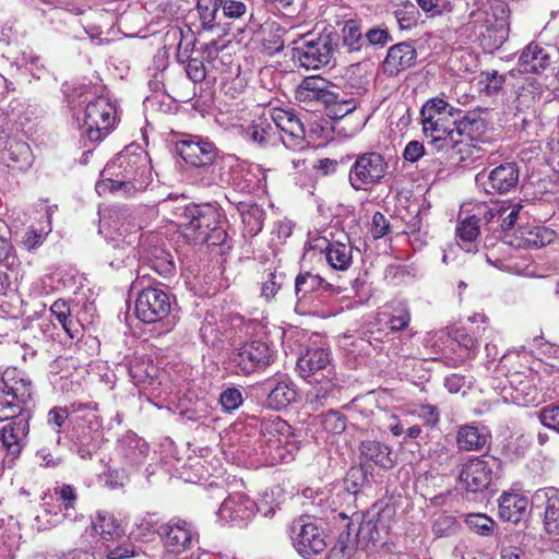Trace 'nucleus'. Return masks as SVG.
I'll use <instances>...</instances> for the list:
<instances>
[{
    "label": "nucleus",
    "mask_w": 559,
    "mask_h": 559,
    "mask_svg": "<svg viewBox=\"0 0 559 559\" xmlns=\"http://www.w3.org/2000/svg\"><path fill=\"white\" fill-rule=\"evenodd\" d=\"M332 56L331 41L326 37L294 41L293 59L308 70L326 66Z\"/></svg>",
    "instance_id": "obj_11"
},
{
    "label": "nucleus",
    "mask_w": 559,
    "mask_h": 559,
    "mask_svg": "<svg viewBox=\"0 0 559 559\" xmlns=\"http://www.w3.org/2000/svg\"><path fill=\"white\" fill-rule=\"evenodd\" d=\"M231 359L243 374H251L265 369L273 360V353L265 342L252 341L237 347Z\"/></svg>",
    "instance_id": "obj_13"
},
{
    "label": "nucleus",
    "mask_w": 559,
    "mask_h": 559,
    "mask_svg": "<svg viewBox=\"0 0 559 559\" xmlns=\"http://www.w3.org/2000/svg\"><path fill=\"white\" fill-rule=\"evenodd\" d=\"M177 155L193 167L212 165L218 152L213 143L187 133H177Z\"/></svg>",
    "instance_id": "obj_10"
},
{
    "label": "nucleus",
    "mask_w": 559,
    "mask_h": 559,
    "mask_svg": "<svg viewBox=\"0 0 559 559\" xmlns=\"http://www.w3.org/2000/svg\"><path fill=\"white\" fill-rule=\"evenodd\" d=\"M461 110L450 105L443 98L428 99L420 109L423 133L428 143L437 151L451 152V158L457 155V160L466 159L462 140L455 139L456 118Z\"/></svg>",
    "instance_id": "obj_1"
},
{
    "label": "nucleus",
    "mask_w": 559,
    "mask_h": 559,
    "mask_svg": "<svg viewBox=\"0 0 559 559\" xmlns=\"http://www.w3.org/2000/svg\"><path fill=\"white\" fill-rule=\"evenodd\" d=\"M534 500L544 507L543 525L548 534H559V490L552 487L538 489Z\"/></svg>",
    "instance_id": "obj_26"
},
{
    "label": "nucleus",
    "mask_w": 559,
    "mask_h": 559,
    "mask_svg": "<svg viewBox=\"0 0 559 559\" xmlns=\"http://www.w3.org/2000/svg\"><path fill=\"white\" fill-rule=\"evenodd\" d=\"M540 423L559 433V406L549 405L544 407L539 413Z\"/></svg>",
    "instance_id": "obj_57"
},
{
    "label": "nucleus",
    "mask_w": 559,
    "mask_h": 559,
    "mask_svg": "<svg viewBox=\"0 0 559 559\" xmlns=\"http://www.w3.org/2000/svg\"><path fill=\"white\" fill-rule=\"evenodd\" d=\"M411 321V313L408 308L403 304H397L393 307V314L386 322L389 329L393 332L405 330Z\"/></svg>",
    "instance_id": "obj_52"
},
{
    "label": "nucleus",
    "mask_w": 559,
    "mask_h": 559,
    "mask_svg": "<svg viewBox=\"0 0 559 559\" xmlns=\"http://www.w3.org/2000/svg\"><path fill=\"white\" fill-rule=\"evenodd\" d=\"M13 247L11 242L4 237L0 236V262L11 272L4 273V280H17L20 262L17 258L11 253Z\"/></svg>",
    "instance_id": "obj_45"
},
{
    "label": "nucleus",
    "mask_w": 559,
    "mask_h": 559,
    "mask_svg": "<svg viewBox=\"0 0 559 559\" xmlns=\"http://www.w3.org/2000/svg\"><path fill=\"white\" fill-rule=\"evenodd\" d=\"M118 451L130 464L138 465L145 460L148 445L143 439L132 433L119 441Z\"/></svg>",
    "instance_id": "obj_35"
},
{
    "label": "nucleus",
    "mask_w": 559,
    "mask_h": 559,
    "mask_svg": "<svg viewBox=\"0 0 559 559\" xmlns=\"http://www.w3.org/2000/svg\"><path fill=\"white\" fill-rule=\"evenodd\" d=\"M361 456L383 469H391L395 465L392 448L378 440H365L359 447Z\"/></svg>",
    "instance_id": "obj_31"
},
{
    "label": "nucleus",
    "mask_w": 559,
    "mask_h": 559,
    "mask_svg": "<svg viewBox=\"0 0 559 559\" xmlns=\"http://www.w3.org/2000/svg\"><path fill=\"white\" fill-rule=\"evenodd\" d=\"M200 534L197 526L187 520H177V556L192 550L199 545Z\"/></svg>",
    "instance_id": "obj_40"
},
{
    "label": "nucleus",
    "mask_w": 559,
    "mask_h": 559,
    "mask_svg": "<svg viewBox=\"0 0 559 559\" xmlns=\"http://www.w3.org/2000/svg\"><path fill=\"white\" fill-rule=\"evenodd\" d=\"M342 33L343 45L347 47L348 51L359 50L365 45V36L360 27L354 21L346 22Z\"/></svg>",
    "instance_id": "obj_48"
},
{
    "label": "nucleus",
    "mask_w": 559,
    "mask_h": 559,
    "mask_svg": "<svg viewBox=\"0 0 559 559\" xmlns=\"http://www.w3.org/2000/svg\"><path fill=\"white\" fill-rule=\"evenodd\" d=\"M0 391L12 399L3 404L4 407L26 405L32 397V382L16 368H8L0 379Z\"/></svg>",
    "instance_id": "obj_21"
},
{
    "label": "nucleus",
    "mask_w": 559,
    "mask_h": 559,
    "mask_svg": "<svg viewBox=\"0 0 559 559\" xmlns=\"http://www.w3.org/2000/svg\"><path fill=\"white\" fill-rule=\"evenodd\" d=\"M492 464L483 457L468 459L461 467L459 479L471 492L486 490L492 481Z\"/></svg>",
    "instance_id": "obj_18"
},
{
    "label": "nucleus",
    "mask_w": 559,
    "mask_h": 559,
    "mask_svg": "<svg viewBox=\"0 0 559 559\" xmlns=\"http://www.w3.org/2000/svg\"><path fill=\"white\" fill-rule=\"evenodd\" d=\"M221 8L223 9L224 15L229 19H239L245 15L247 11V7L243 2L235 0H224Z\"/></svg>",
    "instance_id": "obj_62"
},
{
    "label": "nucleus",
    "mask_w": 559,
    "mask_h": 559,
    "mask_svg": "<svg viewBox=\"0 0 559 559\" xmlns=\"http://www.w3.org/2000/svg\"><path fill=\"white\" fill-rule=\"evenodd\" d=\"M170 311L168 295L157 288L147 287L142 289L135 301L136 317L145 322L153 323L165 318Z\"/></svg>",
    "instance_id": "obj_15"
},
{
    "label": "nucleus",
    "mask_w": 559,
    "mask_h": 559,
    "mask_svg": "<svg viewBox=\"0 0 559 559\" xmlns=\"http://www.w3.org/2000/svg\"><path fill=\"white\" fill-rule=\"evenodd\" d=\"M267 136L269 132L263 123H252L245 130V138L258 145L264 144Z\"/></svg>",
    "instance_id": "obj_59"
},
{
    "label": "nucleus",
    "mask_w": 559,
    "mask_h": 559,
    "mask_svg": "<svg viewBox=\"0 0 559 559\" xmlns=\"http://www.w3.org/2000/svg\"><path fill=\"white\" fill-rule=\"evenodd\" d=\"M389 165L378 152H367L357 156L349 170V183L356 191H366L378 185L386 175Z\"/></svg>",
    "instance_id": "obj_7"
},
{
    "label": "nucleus",
    "mask_w": 559,
    "mask_h": 559,
    "mask_svg": "<svg viewBox=\"0 0 559 559\" xmlns=\"http://www.w3.org/2000/svg\"><path fill=\"white\" fill-rule=\"evenodd\" d=\"M198 13L202 23V27L211 29L214 26L216 14L221 4L212 0H198Z\"/></svg>",
    "instance_id": "obj_50"
},
{
    "label": "nucleus",
    "mask_w": 559,
    "mask_h": 559,
    "mask_svg": "<svg viewBox=\"0 0 559 559\" xmlns=\"http://www.w3.org/2000/svg\"><path fill=\"white\" fill-rule=\"evenodd\" d=\"M55 495L63 503L64 516H70L71 511L75 509L78 501V493L73 486L63 484L60 487L55 488Z\"/></svg>",
    "instance_id": "obj_53"
},
{
    "label": "nucleus",
    "mask_w": 559,
    "mask_h": 559,
    "mask_svg": "<svg viewBox=\"0 0 559 559\" xmlns=\"http://www.w3.org/2000/svg\"><path fill=\"white\" fill-rule=\"evenodd\" d=\"M115 112V107L105 97H97L86 105L83 128L91 142H99L109 134L116 122Z\"/></svg>",
    "instance_id": "obj_9"
},
{
    "label": "nucleus",
    "mask_w": 559,
    "mask_h": 559,
    "mask_svg": "<svg viewBox=\"0 0 559 559\" xmlns=\"http://www.w3.org/2000/svg\"><path fill=\"white\" fill-rule=\"evenodd\" d=\"M271 119L283 133L282 141L286 147H304L306 131L300 119L292 111L281 108L271 110Z\"/></svg>",
    "instance_id": "obj_19"
},
{
    "label": "nucleus",
    "mask_w": 559,
    "mask_h": 559,
    "mask_svg": "<svg viewBox=\"0 0 559 559\" xmlns=\"http://www.w3.org/2000/svg\"><path fill=\"white\" fill-rule=\"evenodd\" d=\"M260 432L266 444L275 449L282 460L292 457L299 450V441L293 427L277 415L263 418Z\"/></svg>",
    "instance_id": "obj_8"
},
{
    "label": "nucleus",
    "mask_w": 559,
    "mask_h": 559,
    "mask_svg": "<svg viewBox=\"0 0 559 559\" xmlns=\"http://www.w3.org/2000/svg\"><path fill=\"white\" fill-rule=\"evenodd\" d=\"M500 205H495L492 207L480 206L477 210V219L479 221V226L487 227L488 230H493V225L496 224L499 227V215H500Z\"/></svg>",
    "instance_id": "obj_54"
},
{
    "label": "nucleus",
    "mask_w": 559,
    "mask_h": 559,
    "mask_svg": "<svg viewBox=\"0 0 559 559\" xmlns=\"http://www.w3.org/2000/svg\"><path fill=\"white\" fill-rule=\"evenodd\" d=\"M22 61L24 66L28 68V71L34 78L39 80L46 73V67L40 56L35 55L32 51L23 52Z\"/></svg>",
    "instance_id": "obj_56"
},
{
    "label": "nucleus",
    "mask_w": 559,
    "mask_h": 559,
    "mask_svg": "<svg viewBox=\"0 0 559 559\" xmlns=\"http://www.w3.org/2000/svg\"><path fill=\"white\" fill-rule=\"evenodd\" d=\"M217 216L211 206H186L177 215V233L188 242L206 243L209 248H217V254L224 255L229 251L230 245L226 230L217 225Z\"/></svg>",
    "instance_id": "obj_2"
},
{
    "label": "nucleus",
    "mask_w": 559,
    "mask_h": 559,
    "mask_svg": "<svg viewBox=\"0 0 559 559\" xmlns=\"http://www.w3.org/2000/svg\"><path fill=\"white\" fill-rule=\"evenodd\" d=\"M523 206L521 203H508L500 205V215H499V227H500V237L503 239L506 233H513L514 225L520 218V213Z\"/></svg>",
    "instance_id": "obj_41"
},
{
    "label": "nucleus",
    "mask_w": 559,
    "mask_h": 559,
    "mask_svg": "<svg viewBox=\"0 0 559 559\" xmlns=\"http://www.w3.org/2000/svg\"><path fill=\"white\" fill-rule=\"evenodd\" d=\"M150 174L147 155L126 150L106 165L102 176L110 175L116 178H105L103 185L111 190H141L146 187Z\"/></svg>",
    "instance_id": "obj_3"
},
{
    "label": "nucleus",
    "mask_w": 559,
    "mask_h": 559,
    "mask_svg": "<svg viewBox=\"0 0 559 559\" xmlns=\"http://www.w3.org/2000/svg\"><path fill=\"white\" fill-rule=\"evenodd\" d=\"M460 525L455 516L447 513L439 514L432 522L431 531L438 538L456 534Z\"/></svg>",
    "instance_id": "obj_46"
},
{
    "label": "nucleus",
    "mask_w": 559,
    "mask_h": 559,
    "mask_svg": "<svg viewBox=\"0 0 559 559\" xmlns=\"http://www.w3.org/2000/svg\"><path fill=\"white\" fill-rule=\"evenodd\" d=\"M336 98L331 103H326L324 106L326 107L328 116L332 119H342L346 115L353 112L357 107V102L355 98H347L340 92H336Z\"/></svg>",
    "instance_id": "obj_44"
},
{
    "label": "nucleus",
    "mask_w": 559,
    "mask_h": 559,
    "mask_svg": "<svg viewBox=\"0 0 559 559\" xmlns=\"http://www.w3.org/2000/svg\"><path fill=\"white\" fill-rule=\"evenodd\" d=\"M417 51L413 43L403 41L389 48L382 63L383 73L389 76H396L402 71L415 66Z\"/></svg>",
    "instance_id": "obj_25"
},
{
    "label": "nucleus",
    "mask_w": 559,
    "mask_h": 559,
    "mask_svg": "<svg viewBox=\"0 0 559 559\" xmlns=\"http://www.w3.org/2000/svg\"><path fill=\"white\" fill-rule=\"evenodd\" d=\"M370 233L374 239L382 238L390 233V223L382 213L373 214Z\"/></svg>",
    "instance_id": "obj_60"
},
{
    "label": "nucleus",
    "mask_w": 559,
    "mask_h": 559,
    "mask_svg": "<svg viewBox=\"0 0 559 559\" xmlns=\"http://www.w3.org/2000/svg\"><path fill=\"white\" fill-rule=\"evenodd\" d=\"M491 439L490 431L475 424L463 425L456 433V445L462 451H480Z\"/></svg>",
    "instance_id": "obj_29"
},
{
    "label": "nucleus",
    "mask_w": 559,
    "mask_h": 559,
    "mask_svg": "<svg viewBox=\"0 0 559 559\" xmlns=\"http://www.w3.org/2000/svg\"><path fill=\"white\" fill-rule=\"evenodd\" d=\"M556 239V233L545 226H520L513 233H506L503 242L524 249H539L550 245Z\"/></svg>",
    "instance_id": "obj_17"
},
{
    "label": "nucleus",
    "mask_w": 559,
    "mask_h": 559,
    "mask_svg": "<svg viewBox=\"0 0 559 559\" xmlns=\"http://www.w3.org/2000/svg\"><path fill=\"white\" fill-rule=\"evenodd\" d=\"M395 513L396 509L393 504L373 506L372 512L362 516L358 527L354 523L352 525V530H355L353 538L356 539V545L359 542H364L366 546L369 544L374 546L378 543L384 544L394 522Z\"/></svg>",
    "instance_id": "obj_6"
},
{
    "label": "nucleus",
    "mask_w": 559,
    "mask_h": 559,
    "mask_svg": "<svg viewBox=\"0 0 559 559\" xmlns=\"http://www.w3.org/2000/svg\"><path fill=\"white\" fill-rule=\"evenodd\" d=\"M0 159L14 170L25 171L32 166L34 155L25 141L14 138L9 142V146Z\"/></svg>",
    "instance_id": "obj_30"
},
{
    "label": "nucleus",
    "mask_w": 559,
    "mask_h": 559,
    "mask_svg": "<svg viewBox=\"0 0 559 559\" xmlns=\"http://www.w3.org/2000/svg\"><path fill=\"white\" fill-rule=\"evenodd\" d=\"M50 311L52 314H55V317L57 318L59 323L63 326V329L68 330L67 322L69 320L71 311H70V307L68 306L67 301H64L62 299L56 300L51 305Z\"/></svg>",
    "instance_id": "obj_63"
},
{
    "label": "nucleus",
    "mask_w": 559,
    "mask_h": 559,
    "mask_svg": "<svg viewBox=\"0 0 559 559\" xmlns=\"http://www.w3.org/2000/svg\"><path fill=\"white\" fill-rule=\"evenodd\" d=\"M92 526L105 540L115 539L123 534V530L117 519L106 511H98L96 513L92 520Z\"/></svg>",
    "instance_id": "obj_37"
},
{
    "label": "nucleus",
    "mask_w": 559,
    "mask_h": 559,
    "mask_svg": "<svg viewBox=\"0 0 559 559\" xmlns=\"http://www.w3.org/2000/svg\"><path fill=\"white\" fill-rule=\"evenodd\" d=\"M485 131V120L476 112H468L463 117L459 116L456 118L454 136L455 139L462 140V147L464 150V155L466 156V158L469 157L471 153V144L468 143V141H475L481 134H484Z\"/></svg>",
    "instance_id": "obj_27"
},
{
    "label": "nucleus",
    "mask_w": 559,
    "mask_h": 559,
    "mask_svg": "<svg viewBox=\"0 0 559 559\" xmlns=\"http://www.w3.org/2000/svg\"><path fill=\"white\" fill-rule=\"evenodd\" d=\"M456 237L460 240L457 243L467 252L477 250V239L480 235L479 221L477 215L473 214L461 219L456 225Z\"/></svg>",
    "instance_id": "obj_33"
},
{
    "label": "nucleus",
    "mask_w": 559,
    "mask_h": 559,
    "mask_svg": "<svg viewBox=\"0 0 559 559\" xmlns=\"http://www.w3.org/2000/svg\"><path fill=\"white\" fill-rule=\"evenodd\" d=\"M322 428L331 433L340 435L346 428V418L337 411H328L321 415Z\"/></svg>",
    "instance_id": "obj_49"
},
{
    "label": "nucleus",
    "mask_w": 559,
    "mask_h": 559,
    "mask_svg": "<svg viewBox=\"0 0 559 559\" xmlns=\"http://www.w3.org/2000/svg\"><path fill=\"white\" fill-rule=\"evenodd\" d=\"M265 212L257 204L249 205L241 212V219L250 236H255L263 228Z\"/></svg>",
    "instance_id": "obj_43"
},
{
    "label": "nucleus",
    "mask_w": 559,
    "mask_h": 559,
    "mask_svg": "<svg viewBox=\"0 0 559 559\" xmlns=\"http://www.w3.org/2000/svg\"><path fill=\"white\" fill-rule=\"evenodd\" d=\"M522 87L527 90V93L531 96H534V99L536 103H538L540 100L547 102L549 99V96H550L549 90L547 88V86L545 84H543L538 80H535V79L530 80L526 83H524L522 85Z\"/></svg>",
    "instance_id": "obj_58"
},
{
    "label": "nucleus",
    "mask_w": 559,
    "mask_h": 559,
    "mask_svg": "<svg viewBox=\"0 0 559 559\" xmlns=\"http://www.w3.org/2000/svg\"><path fill=\"white\" fill-rule=\"evenodd\" d=\"M338 516L344 522L346 530H343L340 533L337 540L330 549L326 559H352L357 549L356 539L353 538V532L355 531L354 528L352 530L353 520L348 519V516L343 512L338 513Z\"/></svg>",
    "instance_id": "obj_32"
},
{
    "label": "nucleus",
    "mask_w": 559,
    "mask_h": 559,
    "mask_svg": "<svg viewBox=\"0 0 559 559\" xmlns=\"http://www.w3.org/2000/svg\"><path fill=\"white\" fill-rule=\"evenodd\" d=\"M290 531L294 547L304 558L310 559L326 549L325 536L314 523L298 519L293 522Z\"/></svg>",
    "instance_id": "obj_12"
},
{
    "label": "nucleus",
    "mask_w": 559,
    "mask_h": 559,
    "mask_svg": "<svg viewBox=\"0 0 559 559\" xmlns=\"http://www.w3.org/2000/svg\"><path fill=\"white\" fill-rule=\"evenodd\" d=\"M389 40H391V36L386 28L374 27L368 29L365 34V44L384 45Z\"/></svg>",
    "instance_id": "obj_64"
},
{
    "label": "nucleus",
    "mask_w": 559,
    "mask_h": 559,
    "mask_svg": "<svg viewBox=\"0 0 559 559\" xmlns=\"http://www.w3.org/2000/svg\"><path fill=\"white\" fill-rule=\"evenodd\" d=\"M504 82V75L499 74L496 70L483 71L478 79L479 90L488 96L497 94L499 91H501Z\"/></svg>",
    "instance_id": "obj_47"
},
{
    "label": "nucleus",
    "mask_w": 559,
    "mask_h": 559,
    "mask_svg": "<svg viewBox=\"0 0 559 559\" xmlns=\"http://www.w3.org/2000/svg\"><path fill=\"white\" fill-rule=\"evenodd\" d=\"M29 413L20 412L19 415L8 418V424L0 429V441L8 453L13 456L20 455L24 447V441L29 432Z\"/></svg>",
    "instance_id": "obj_20"
},
{
    "label": "nucleus",
    "mask_w": 559,
    "mask_h": 559,
    "mask_svg": "<svg viewBox=\"0 0 559 559\" xmlns=\"http://www.w3.org/2000/svg\"><path fill=\"white\" fill-rule=\"evenodd\" d=\"M528 498L519 492L503 491L498 500L499 518L504 522L518 524L525 516Z\"/></svg>",
    "instance_id": "obj_28"
},
{
    "label": "nucleus",
    "mask_w": 559,
    "mask_h": 559,
    "mask_svg": "<svg viewBox=\"0 0 559 559\" xmlns=\"http://www.w3.org/2000/svg\"><path fill=\"white\" fill-rule=\"evenodd\" d=\"M556 56L557 50L552 46L532 41L520 55V71L524 73H539L552 63Z\"/></svg>",
    "instance_id": "obj_22"
},
{
    "label": "nucleus",
    "mask_w": 559,
    "mask_h": 559,
    "mask_svg": "<svg viewBox=\"0 0 559 559\" xmlns=\"http://www.w3.org/2000/svg\"><path fill=\"white\" fill-rule=\"evenodd\" d=\"M468 530L479 536H491L496 528V522L485 513H469L465 518Z\"/></svg>",
    "instance_id": "obj_42"
},
{
    "label": "nucleus",
    "mask_w": 559,
    "mask_h": 559,
    "mask_svg": "<svg viewBox=\"0 0 559 559\" xmlns=\"http://www.w3.org/2000/svg\"><path fill=\"white\" fill-rule=\"evenodd\" d=\"M43 514H38L34 519V526L37 531L44 532L51 527L58 526L64 516V512L61 513L62 509L60 506L53 503L52 496L45 493L43 497Z\"/></svg>",
    "instance_id": "obj_34"
},
{
    "label": "nucleus",
    "mask_w": 559,
    "mask_h": 559,
    "mask_svg": "<svg viewBox=\"0 0 559 559\" xmlns=\"http://www.w3.org/2000/svg\"><path fill=\"white\" fill-rule=\"evenodd\" d=\"M369 282H349L350 290L354 293V296L347 295L346 298H354L358 304H364L369 300L371 294Z\"/></svg>",
    "instance_id": "obj_61"
},
{
    "label": "nucleus",
    "mask_w": 559,
    "mask_h": 559,
    "mask_svg": "<svg viewBox=\"0 0 559 559\" xmlns=\"http://www.w3.org/2000/svg\"><path fill=\"white\" fill-rule=\"evenodd\" d=\"M295 96L300 103L319 102L323 105L336 98L332 84L321 76L305 78L298 85Z\"/></svg>",
    "instance_id": "obj_24"
},
{
    "label": "nucleus",
    "mask_w": 559,
    "mask_h": 559,
    "mask_svg": "<svg viewBox=\"0 0 559 559\" xmlns=\"http://www.w3.org/2000/svg\"><path fill=\"white\" fill-rule=\"evenodd\" d=\"M297 370L309 382L319 384L318 388H314V402L323 405L326 397L335 389V383L333 382L335 372L330 350L319 346L307 347L298 357Z\"/></svg>",
    "instance_id": "obj_5"
},
{
    "label": "nucleus",
    "mask_w": 559,
    "mask_h": 559,
    "mask_svg": "<svg viewBox=\"0 0 559 559\" xmlns=\"http://www.w3.org/2000/svg\"><path fill=\"white\" fill-rule=\"evenodd\" d=\"M255 513V502L243 492L230 493L218 509L219 520L231 526L245 525Z\"/></svg>",
    "instance_id": "obj_16"
},
{
    "label": "nucleus",
    "mask_w": 559,
    "mask_h": 559,
    "mask_svg": "<svg viewBox=\"0 0 559 559\" xmlns=\"http://www.w3.org/2000/svg\"><path fill=\"white\" fill-rule=\"evenodd\" d=\"M242 403V393L237 388H227L219 395V404L225 413H231L238 409Z\"/></svg>",
    "instance_id": "obj_51"
},
{
    "label": "nucleus",
    "mask_w": 559,
    "mask_h": 559,
    "mask_svg": "<svg viewBox=\"0 0 559 559\" xmlns=\"http://www.w3.org/2000/svg\"><path fill=\"white\" fill-rule=\"evenodd\" d=\"M416 414L424 426L430 429L435 428L440 421V412L436 405L421 403L418 405Z\"/></svg>",
    "instance_id": "obj_55"
},
{
    "label": "nucleus",
    "mask_w": 559,
    "mask_h": 559,
    "mask_svg": "<svg viewBox=\"0 0 559 559\" xmlns=\"http://www.w3.org/2000/svg\"><path fill=\"white\" fill-rule=\"evenodd\" d=\"M469 16L485 51L493 52L507 40L510 28L509 9L504 1L491 0L485 9L473 11Z\"/></svg>",
    "instance_id": "obj_4"
},
{
    "label": "nucleus",
    "mask_w": 559,
    "mask_h": 559,
    "mask_svg": "<svg viewBox=\"0 0 559 559\" xmlns=\"http://www.w3.org/2000/svg\"><path fill=\"white\" fill-rule=\"evenodd\" d=\"M477 181L485 186L487 192L507 193L519 182V169L514 163H506L493 168L487 176L477 175Z\"/></svg>",
    "instance_id": "obj_23"
},
{
    "label": "nucleus",
    "mask_w": 559,
    "mask_h": 559,
    "mask_svg": "<svg viewBox=\"0 0 559 559\" xmlns=\"http://www.w3.org/2000/svg\"><path fill=\"white\" fill-rule=\"evenodd\" d=\"M448 342H450V345H456L460 348L457 354L452 353L453 347L449 350H435V353L440 354L445 365L452 368H456L466 359L474 357L479 347V341L475 332L468 331L464 326L453 329L449 333Z\"/></svg>",
    "instance_id": "obj_14"
},
{
    "label": "nucleus",
    "mask_w": 559,
    "mask_h": 559,
    "mask_svg": "<svg viewBox=\"0 0 559 559\" xmlns=\"http://www.w3.org/2000/svg\"><path fill=\"white\" fill-rule=\"evenodd\" d=\"M297 392L293 384L281 381L267 394L266 405L274 411H281L295 402Z\"/></svg>",
    "instance_id": "obj_39"
},
{
    "label": "nucleus",
    "mask_w": 559,
    "mask_h": 559,
    "mask_svg": "<svg viewBox=\"0 0 559 559\" xmlns=\"http://www.w3.org/2000/svg\"><path fill=\"white\" fill-rule=\"evenodd\" d=\"M347 289V287L342 288L330 282H295V292L299 300L311 299L314 293H318V296H323L324 294L331 296L338 295Z\"/></svg>",
    "instance_id": "obj_38"
},
{
    "label": "nucleus",
    "mask_w": 559,
    "mask_h": 559,
    "mask_svg": "<svg viewBox=\"0 0 559 559\" xmlns=\"http://www.w3.org/2000/svg\"><path fill=\"white\" fill-rule=\"evenodd\" d=\"M344 240L329 242L325 247L326 261L335 270L344 271L352 263V247L348 243V237L344 236Z\"/></svg>",
    "instance_id": "obj_36"
}]
</instances>
